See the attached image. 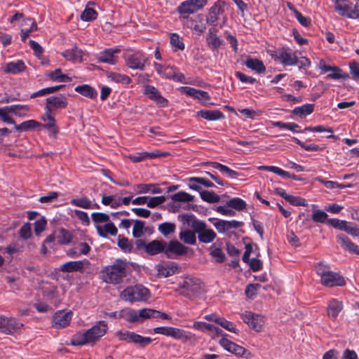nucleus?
Masks as SVG:
<instances>
[{"mask_svg":"<svg viewBox=\"0 0 359 359\" xmlns=\"http://www.w3.org/2000/svg\"><path fill=\"white\" fill-rule=\"evenodd\" d=\"M128 267L126 261L116 259L113 264L107 266L101 271V278L107 283L119 284L126 276Z\"/></svg>","mask_w":359,"mask_h":359,"instance_id":"1","label":"nucleus"},{"mask_svg":"<svg viewBox=\"0 0 359 359\" xmlns=\"http://www.w3.org/2000/svg\"><path fill=\"white\" fill-rule=\"evenodd\" d=\"M316 271L320 278V283L325 287H341L346 285L344 278L339 273L331 271L330 266L323 262L316 264Z\"/></svg>","mask_w":359,"mask_h":359,"instance_id":"2","label":"nucleus"},{"mask_svg":"<svg viewBox=\"0 0 359 359\" xmlns=\"http://www.w3.org/2000/svg\"><path fill=\"white\" fill-rule=\"evenodd\" d=\"M123 300L135 302L146 301L149 297V291L142 285H136L126 288L121 293Z\"/></svg>","mask_w":359,"mask_h":359,"instance_id":"3","label":"nucleus"},{"mask_svg":"<svg viewBox=\"0 0 359 359\" xmlns=\"http://www.w3.org/2000/svg\"><path fill=\"white\" fill-rule=\"evenodd\" d=\"M191 226L198 234V239L202 243H210L217 237L216 233L212 229L208 228L204 222L194 217L191 221Z\"/></svg>","mask_w":359,"mask_h":359,"instance_id":"4","label":"nucleus"},{"mask_svg":"<svg viewBox=\"0 0 359 359\" xmlns=\"http://www.w3.org/2000/svg\"><path fill=\"white\" fill-rule=\"evenodd\" d=\"M154 332L156 334H163L184 341L196 340V339L194 334L174 327H157L154 329Z\"/></svg>","mask_w":359,"mask_h":359,"instance_id":"5","label":"nucleus"},{"mask_svg":"<svg viewBox=\"0 0 359 359\" xmlns=\"http://www.w3.org/2000/svg\"><path fill=\"white\" fill-rule=\"evenodd\" d=\"M181 290L182 295L193 299L203 292V285L198 278L187 277L181 285Z\"/></svg>","mask_w":359,"mask_h":359,"instance_id":"6","label":"nucleus"},{"mask_svg":"<svg viewBox=\"0 0 359 359\" xmlns=\"http://www.w3.org/2000/svg\"><path fill=\"white\" fill-rule=\"evenodd\" d=\"M334 9L339 15L350 19H358L359 18V0L356 1L353 7L348 0H335Z\"/></svg>","mask_w":359,"mask_h":359,"instance_id":"7","label":"nucleus"},{"mask_svg":"<svg viewBox=\"0 0 359 359\" xmlns=\"http://www.w3.org/2000/svg\"><path fill=\"white\" fill-rule=\"evenodd\" d=\"M154 69L161 76L173 80L175 81L184 83L185 76L179 72L174 66L163 65L157 62L154 63Z\"/></svg>","mask_w":359,"mask_h":359,"instance_id":"8","label":"nucleus"},{"mask_svg":"<svg viewBox=\"0 0 359 359\" xmlns=\"http://www.w3.org/2000/svg\"><path fill=\"white\" fill-rule=\"evenodd\" d=\"M116 336L121 341H126L138 344L141 347H145L149 345L153 339L150 337H145L133 332L127 330H118L116 332Z\"/></svg>","mask_w":359,"mask_h":359,"instance_id":"9","label":"nucleus"},{"mask_svg":"<svg viewBox=\"0 0 359 359\" xmlns=\"http://www.w3.org/2000/svg\"><path fill=\"white\" fill-rule=\"evenodd\" d=\"M23 327V324L13 317H6L0 315V332L11 335L18 332Z\"/></svg>","mask_w":359,"mask_h":359,"instance_id":"10","label":"nucleus"},{"mask_svg":"<svg viewBox=\"0 0 359 359\" xmlns=\"http://www.w3.org/2000/svg\"><path fill=\"white\" fill-rule=\"evenodd\" d=\"M207 4V0H187L180 4L178 12L187 18L190 14L201 9Z\"/></svg>","mask_w":359,"mask_h":359,"instance_id":"11","label":"nucleus"},{"mask_svg":"<svg viewBox=\"0 0 359 359\" xmlns=\"http://www.w3.org/2000/svg\"><path fill=\"white\" fill-rule=\"evenodd\" d=\"M188 247L184 246L177 240H172L166 242L165 245L164 254L168 258H173L177 256H182L187 253Z\"/></svg>","mask_w":359,"mask_h":359,"instance_id":"12","label":"nucleus"},{"mask_svg":"<svg viewBox=\"0 0 359 359\" xmlns=\"http://www.w3.org/2000/svg\"><path fill=\"white\" fill-rule=\"evenodd\" d=\"M147 60V57L145 54L140 51L128 53L126 56L127 66L133 69L143 70Z\"/></svg>","mask_w":359,"mask_h":359,"instance_id":"13","label":"nucleus"},{"mask_svg":"<svg viewBox=\"0 0 359 359\" xmlns=\"http://www.w3.org/2000/svg\"><path fill=\"white\" fill-rule=\"evenodd\" d=\"M107 330L108 325L107 322L104 320L98 321L91 328L86 331L88 341L90 343H95L107 333Z\"/></svg>","mask_w":359,"mask_h":359,"instance_id":"14","label":"nucleus"},{"mask_svg":"<svg viewBox=\"0 0 359 359\" xmlns=\"http://www.w3.org/2000/svg\"><path fill=\"white\" fill-rule=\"evenodd\" d=\"M241 318L245 323L248 324L256 332L260 331L264 324L263 316L250 311H246L243 313Z\"/></svg>","mask_w":359,"mask_h":359,"instance_id":"15","label":"nucleus"},{"mask_svg":"<svg viewBox=\"0 0 359 359\" xmlns=\"http://www.w3.org/2000/svg\"><path fill=\"white\" fill-rule=\"evenodd\" d=\"M276 59L285 66H294L297 64V57L290 48H282L276 52Z\"/></svg>","mask_w":359,"mask_h":359,"instance_id":"16","label":"nucleus"},{"mask_svg":"<svg viewBox=\"0 0 359 359\" xmlns=\"http://www.w3.org/2000/svg\"><path fill=\"white\" fill-rule=\"evenodd\" d=\"M213 225L219 233H229L232 229H236L243 226V222L234 219L231 221L217 219L216 222L213 223Z\"/></svg>","mask_w":359,"mask_h":359,"instance_id":"17","label":"nucleus"},{"mask_svg":"<svg viewBox=\"0 0 359 359\" xmlns=\"http://www.w3.org/2000/svg\"><path fill=\"white\" fill-rule=\"evenodd\" d=\"M67 99L63 96H50L46 99V111L52 113L57 109H65L67 106Z\"/></svg>","mask_w":359,"mask_h":359,"instance_id":"18","label":"nucleus"},{"mask_svg":"<svg viewBox=\"0 0 359 359\" xmlns=\"http://www.w3.org/2000/svg\"><path fill=\"white\" fill-rule=\"evenodd\" d=\"M90 262L88 259H85L80 261H70L64 263L60 267V270L62 272H74V271H83L85 266H88Z\"/></svg>","mask_w":359,"mask_h":359,"instance_id":"19","label":"nucleus"},{"mask_svg":"<svg viewBox=\"0 0 359 359\" xmlns=\"http://www.w3.org/2000/svg\"><path fill=\"white\" fill-rule=\"evenodd\" d=\"M72 318V313L71 311H60L53 316V326L56 329L65 327L69 324Z\"/></svg>","mask_w":359,"mask_h":359,"instance_id":"20","label":"nucleus"},{"mask_svg":"<svg viewBox=\"0 0 359 359\" xmlns=\"http://www.w3.org/2000/svg\"><path fill=\"white\" fill-rule=\"evenodd\" d=\"M144 93L160 106L166 107L168 105V100L161 95L160 92L154 86H146Z\"/></svg>","mask_w":359,"mask_h":359,"instance_id":"21","label":"nucleus"},{"mask_svg":"<svg viewBox=\"0 0 359 359\" xmlns=\"http://www.w3.org/2000/svg\"><path fill=\"white\" fill-rule=\"evenodd\" d=\"M219 343L225 350L236 355L243 356L246 352L245 348L229 340L226 337H222Z\"/></svg>","mask_w":359,"mask_h":359,"instance_id":"22","label":"nucleus"},{"mask_svg":"<svg viewBox=\"0 0 359 359\" xmlns=\"http://www.w3.org/2000/svg\"><path fill=\"white\" fill-rule=\"evenodd\" d=\"M120 53L118 48H109L100 52L97 56V60L100 62L115 65L116 63V57L115 54Z\"/></svg>","mask_w":359,"mask_h":359,"instance_id":"23","label":"nucleus"},{"mask_svg":"<svg viewBox=\"0 0 359 359\" xmlns=\"http://www.w3.org/2000/svg\"><path fill=\"white\" fill-rule=\"evenodd\" d=\"M343 303L337 299H331L327 303V314L329 318L336 320L339 313L343 309Z\"/></svg>","mask_w":359,"mask_h":359,"instance_id":"24","label":"nucleus"},{"mask_svg":"<svg viewBox=\"0 0 359 359\" xmlns=\"http://www.w3.org/2000/svg\"><path fill=\"white\" fill-rule=\"evenodd\" d=\"M134 190L137 194H156L162 193L163 190L158 184H138L135 185Z\"/></svg>","mask_w":359,"mask_h":359,"instance_id":"25","label":"nucleus"},{"mask_svg":"<svg viewBox=\"0 0 359 359\" xmlns=\"http://www.w3.org/2000/svg\"><path fill=\"white\" fill-rule=\"evenodd\" d=\"M337 241L346 251L359 255V247L353 243L344 234H339L336 237Z\"/></svg>","mask_w":359,"mask_h":359,"instance_id":"26","label":"nucleus"},{"mask_svg":"<svg viewBox=\"0 0 359 359\" xmlns=\"http://www.w3.org/2000/svg\"><path fill=\"white\" fill-rule=\"evenodd\" d=\"M165 245H166V241L164 240H154L147 243L146 252L149 255H156L159 253L164 254Z\"/></svg>","mask_w":359,"mask_h":359,"instance_id":"27","label":"nucleus"},{"mask_svg":"<svg viewBox=\"0 0 359 359\" xmlns=\"http://www.w3.org/2000/svg\"><path fill=\"white\" fill-rule=\"evenodd\" d=\"M83 51L77 46H74L71 49H68L62 53V55L67 60L74 62H81L83 57Z\"/></svg>","mask_w":359,"mask_h":359,"instance_id":"28","label":"nucleus"},{"mask_svg":"<svg viewBox=\"0 0 359 359\" xmlns=\"http://www.w3.org/2000/svg\"><path fill=\"white\" fill-rule=\"evenodd\" d=\"M197 116L208 121H217L224 118V114L219 110L203 109L197 112Z\"/></svg>","mask_w":359,"mask_h":359,"instance_id":"29","label":"nucleus"},{"mask_svg":"<svg viewBox=\"0 0 359 359\" xmlns=\"http://www.w3.org/2000/svg\"><path fill=\"white\" fill-rule=\"evenodd\" d=\"M207 43L212 49H217L224 43V41L217 35V29L210 28L207 36Z\"/></svg>","mask_w":359,"mask_h":359,"instance_id":"30","label":"nucleus"},{"mask_svg":"<svg viewBox=\"0 0 359 359\" xmlns=\"http://www.w3.org/2000/svg\"><path fill=\"white\" fill-rule=\"evenodd\" d=\"M208 164L210 165L213 168L219 170L222 174L227 176L228 177L235 179L239 176L238 172L231 170L226 165H222L218 162H208Z\"/></svg>","mask_w":359,"mask_h":359,"instance_id":"31","label":"nucleus"},{"mask_svg":"<svg viewBox=\"0 0 359 359\" xmlns=\"http://www.w3.org/2000/svg\"><path fill=\"white\" fill-rule=\"evenodd\" d=\"M180 266L176 263H170L161 266L158 269V273L160 275L164 277H168L174 274L178 273L180 271Z\"/></svg>","mask_w":359,"mask_h":359,"instance_id":"32","label":"nucleus"},{"mask_svg":"<svg viewBox=\"0 0 359 359\" xmlns=\"http://www.w3.org/2000/svg\"><path fill=\"white\" fill-rule=\"evenodd\" d=\"M26 67L22 60H18L17 62H11L6 64L4 69L5 73L17 74L25 69Z\"/></svg>","mask_w":359,"mask_h":359,"instance_id":"33","label":"nucleus"},{"mask_svg":"<svg viewBox=\"0 0 359 359\" xmlns=\"http://www.w3.org/2000/svg\"><path fill=\"white\" fill-rule=\"evenodd\" d=\"M314 110L313 104H305L300 107H294L292 111V114L297 116L300 118H303L311 114Z\"/></svg>","mask_w":359,"mask_h":359,"instance_id":"34","label":"nucleus"},{"mask_svg":"<svg viewBox=\"0 0 359 359\" xmlns=\"http://www.w3.org/2000/svg\"><path fill=\"white\" fill-rule=\"evenodd\" d=\"M75 91L90 99H95L97 97V91L93 87L88 84H83L81 86H76L75 88Z\"/></svg>","mask_w":359,"mask_h":359,"instance_id":"35","label":"nucleus"},{"mask_svg":"<svg viewBox=\"0 0 359 359\" xmlns=\"http://www.w3.org/2000/svg\"><path fill=\"white\" fill-rule=\"evenodd\" d=\"M245 65L249 69L256 71L259 74L264 73L266 67L263 62L256 58H248L245 62Z\"/></svg>","mask_w":359,"mask_h":359,"instance_id":"36","label":"nucleus"},{"mask_svg":"<svg viewBox=\"0 0 359 359\" xmlns=\"http://www.w3.org/2000/svg\"><path fill=\"white\" fill-rule=\"evenodd\" d=\"M196 232L190 229L182 231L179 234L180 239L188 245H195L196 243Z\"/></svg>","mask_w":359,"mask_h":359,"instance_id":"37","label":"nucleus"},{"mask_svg":"<svg viewBox=\"0 0 359 359\" xmlns=\"http://www.w3.org/2000/svg\"><path fill=\"white\" fill-rule=\"evenodd\" d=\"M93 2H88L81 15V19L85 22H90L94 20L97 17V13L93 8L90 7V5H93Z\"/></svg>","mask_w":359,"mask_h":359,"instance_id":"38","label":"nucleus"},{"mask_svg":"<svg viewBox=\"0 0 359 359\" xmlns=\"http://www.w3.org/2000/svg\"><path fill=\"white\" fill-rule=\"evenodd\" d=\"M221 7L217 4H214L210 9L207 15V23L211 25H215L219 13H221Z\"/></svg>","mask_w":359,"mask_h":359,"instance_id":"39","label":"nucleus"},{"mask_svg":"<svg viewBox=\"0 0 359 359\" xmlns=\"http://www.w3.org/2000/svg\"><path fill=\"white\" fill-rule=\"evenodd\" d=\"M119 316L130 323H135L139 320L138 311L131 309L121 310L119 311Z\"/></svg>","mask_w":359,"mask_h":359,"instance_id":"40","label":"nucleus"},{"mask_svg":"<svg viewBox=\"0 0 359 359\" xmlns=\"http://www.w3.org/2000/svg\"><path fill=\"white\" fill-rule=\"evenodd\" d=\"M42 124L35 120H29L22 122V123L17 125L15 124V128L18 131H28L34 128H36L39 126H41Z\"/></svg>","mask_w":359,"mask_h":359,"instance_id":"41","label":"nucleus"},{"mask_svg":"<svg viewBox=\"0 0 359 359\" xmlns=\"http://www.w3.org/2000/svg\"><path fill=\"white\" fill-rule=\"evenodd\" d=\"M48 76L53 81L69 82L72 79L66 74H62V69L58 68L48 74Z\"/></svg>","mask_w":359,"mask_h":359,"instance_id":"42","label":"nucleus"},{"mask_svg":"<svg viewBox=\"0 0 359 359\" xmlns=\"http://www.w3.org/2000/svg\"><path fill=\"white\" fill-rule=\"evenodd\" d=\"M25 23L26 25H29L30 27L29 29H22L20 36L22 41H25L29 36L31 32L37 29V25L34 19L32 18H27L25 20Z\"/></svg>","mask_w":359,"mask_h":359,"instance_id":"43","label":"nucleus"},{"mask_svg":"<svg viewBox=\"0 0 359 359\" xmlns=\"http://www.w3.org/2000/svg\"><path fill=\"white\" fill-rule=\"evenodd\" d=\"M176 225L172 222H164L158 225V231L164 236L168 237L170 235L175 233Z\"/></svg>","mask_w":359,"mask_h":359,"instance_id":"44","label":"nucleus"},{"mask_svg":"<svg viewBox=\"0 0 359 359\" xmlns=\"http://www.w3.org/2000/svg\"><path fill=\"white\" fill-rule=\"evenodd\" d=\"M6 109L8 110L9 113H12L18 116H25L29 111V107L27 105L13 104L7 106Z\"/></svg>","mask_w":359,"mask_h":359,"instance_id":"45","label":"nucleus"},{"mask_svg":"<svg viewBox=\"0 0 359 359\" xmlns=\"http://www.w3.org/2000/svg\"><path fill=\"white\" fill-rule=\"evenodd\" d=\"M97 231L100 236L107 237L108 234L115 236L118 231L112 222H109L104 224L103 228L102 226H97Z\"/></svg>","mask_w":359,"mask_h":359,"instance_id":"46","label":"nucleus"},{"mask_svg":"<svg viewBox=\"0 0 359 359\" xmlns=\"http://www.w3.org/2000/svg\"><path fill=\"white\" fill-rule=\"evenodd\" d=\"M200 196L201 199L210 203H218L220 201L219 195L216 194L214 191H200Z\"/></svg>","mask_w":359,"mask_h":359,"instance_id":"47","label":"nucleus"},{"mask_svg":"<svg viewBox=\"0 0 359 359\" xmlns=\"http://www.w3.org/2000/svg\"><path fill=\"white\" fill-rule=\"evenodd\" d=\"M56 238L58 243L61 245H67L72 241V235L69 231L62 228L59 230Z\"/></svg>","mask_w":359,"mask_h":359,"instance_id":"48","label":"nucleus"},{"mask_svg":"<svg viewBox=\"0 0 359 359\" xmlns=\"http://www.w3.org/2000/svg\"><path fill=\"white\" fill-rule=\"evenodd\" d=\"M88 344H90V341H88L86 332L76 333L71 340V344L73 346H83Z\"/></svg>","mask_w":359,"mask_h":359,"instance_id":"49","label":"nucleus"},{"mask_svg":"<svg viewBox=\"0 0 359 359\" xmlns=\"http://www.w3.org/2000/svg\"><path fill=\"white\" fill-rule=\"evenodd\" d=\"M194 198L192 195L185 191H179L171 196V199L175 202H191Z\"/></svg>","mask_w":359,"mask_h":359,"instance_id":"50","label":"nucleus"},{"mask_svg":"<svg viewBox=\"0 0 359 359\" xmlns=\"http://www.w3.org/2000/svg\"><path fill=\"white\" fill-rule=\"evenodd\" d=\"M226 205L236 210H243L246 208V203L242 198H233L226 202Z\"/></svg>","mask_w":359,"mask_h":359,"instance_id":"51","label":"nucleus"},{"mask_svg":"<svg viewBox=\"0 0 359 359\" xmlns=\"http://www.w3.org/2000/svg\"><path fill=\"white\" fill-rule=\"evenodd\" d=\"M71 204L85 209L92 208V203L87 197L73 198L71 200Z\"/></svg>","mask_w":359,"mask_h":359,"instance_id":"52","label":"nucleus"},{"mask_svg":"<svg viewBox=\"0 0 359 359\" xmlns=\"http://www.w3.org/2000/svg\"><path fill=\"white\" fill-rule=\"evenodd\" d=\"M46 118H44L43 121L47 123L43 125V127L53 133H57V130L55 128V121L52 113H48L46 111Z\"/></svg>","mask_w":359,"mask_h":359,"instance_id":"53","label":"nucleus"},{"mask_svg":"<svg viewBox=\"0 0 359 359\" xmlns=\"http://www.w3.org/2000/svg\"><path fill=\"white\" fill-rule=\"evenodd\" d=\"M157 310L152 309H142L138 311V316L139 320L149 319V318H156V314H157Z\"/></svg>","mask_w":359,"mask_h":359,"instance_id":"54","label":"nucleus"},{"mask_svg":"<svg viewBox=\"0 0 359 359\" xmlns=\"http://www.w3.org/2000/svg\"><path fill=\"white\" fill-rule=\"evenodd\" d=\"M102 203L104 205H110L112 208H116L121 205L120 199L115 200L114 196H102Z\"/></svg>","mask_w":359,"mask_h":359,"instance_id":"55","label":"nucleus"},{"mask_svg":"<svg viewBox=\"0 0 359 359\" xmlns=\"http://www.w3.org/2000/svg\"><path fill=\"white\" fill-rule=\"evenodd\" d=\"M327 214L322 210H315L312 215V219L315 222L326 223L328 220Z\"/></svg>","mask_w":359,"mask_h":359,"instance_id":"56","label":"nucleus"},{"mask_svg":"<svg viewBox=\"0 0 359 359\" xmlns=\"http://www.w3.org/2000/svg\"><path fill=\"white\" fill-rule=\"evenodd\" d=\"M144 224V222L141 220L135 221L133 229V235L135 238H140L142 236Z\"/></svg>","mask_w":359,"mask_h":359,"instance_id":"57","label":"nucleus"},{"mask_svg":"<svg viewBox=\"0 0 359 359\" xmlns=\"http://www.w3.org/2000/svg\"><path fill=\"white\" fill-rule=\"evenodd\" d=\"M165 197L163 196L149 197L147 205L149 208H154L165 201Z\"/></svg>","mask_w":359,"mask_h":359,"instance_id":"58","label":"nucleus"},{"mask_svg":"<svg viewBox=\"0 0 359 359\" xmlns=\"http://www.w3.org/2000/svg\"><path fill=\"white\" fill-rule=\"evenodd\" d=\"M170 43L172 47L179 50L184 49V44L177 34L173 33L170 35Z\"/></svg>","mask_w":359,"mask_h":359,"instance_id":"59","label":"nucleus"},{"mask_svg":"<svg viewBox=\"0 0 359 359\" xmlns=\"http://www.w3.org/2000/svg\"><path fill=\"white\" fill-rule=\"evenodd\" d=\"M343 231L353 236H359V227L351 222H346Z\"/></svg>","mask_w":359,"mask_h":359,"instance_id":"60","label":"nucleus"},{"mask_svg":"<svg viewBox=\"0 0 359 359\" xmlns=\"http://www.w3.org/2000/svg\"><path fill=\"white\" fill-rule=\"evenodd\" d=\"M287 201L289 202L291 205L295 206L307 205V202L306 199L291 195H289V196H287Z\"/></svg>","mask_w":359,"mask_h":359,"instance_id":"61","label":"nucleus"},{"mask_svg":"<svg viewBox=\"0 0 359 359\" xmlns=\"http://www.w3.org/2000/svg\"><path fill=\"white\" fill-rule=\"evenodd\" d=\"M217 324H219L220 326H222V327H224V329L229 332L236 333V328L233 323L231 321L226 320L224 318L220 317Z\"/></svg>","mask_w":359,"mask_h":359,"instance_id":"62","label":"nucleus"},{"mask_svg":"<svg viewBox=\"0 0 359 359\" xmlns=\"http://www.w3.org/2000/svg\"><path fill=\"white\" fill-rule=\"evenodd\" d=\"M20 236L23 239H28L32 236L31 224L26 223L22 226L20 229Z\"/></svg>","mask_w":359,"mask_h":359,"instance_id":"63","label":"nucleus"},{"mask_svg":"<svg viewBox=\"0 0 359 359\" xmlns=\"http://www.w3.org/2000/svg\"><path fill=\"white\" fill-rule=\"evenodd\" d=\"M350 73L354 79H359V63L352 61L349 63Z\"/></svg>","mask_w":359,"mask_h":359,"instance_id":"64","label":"nucleus"}]
</instances>
